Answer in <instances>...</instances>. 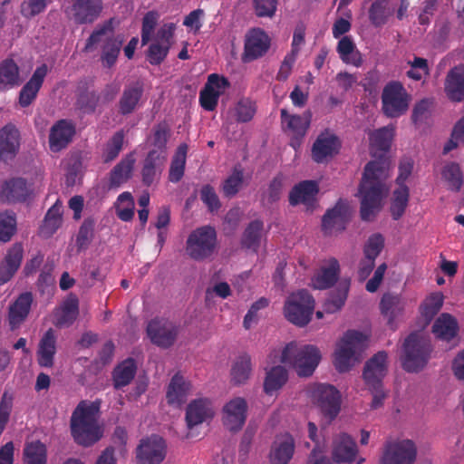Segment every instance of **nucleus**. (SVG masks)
I'll return each instance as SVG.
<instances>
[{
    "instance_id": "obj_1",
    "label": "nucleus",
    "mask_w": 464,
    "mask_h": 464,
    "mask_svg": "<svg viewBox=\"0 0 464 464\" xmlns=\"http://www.w3.org/2000/svg\"><path fill=\"white\" fill-rule=\"evenodd\" d=\"M392 127H383L370 133V147L373 156L382 158L390 148ZM391 164L387 159L369 162L364 169L358 196L361 198V217L363 220L372 219L381 209L382 200L388 192L385 180L390 176Z\"/></svg>"
},
{
    "instance_id": "obj_2",
    "label": "nucleus",
    "mask_w": 464,
    "mask_h": 464,
    "mask_svg": "<svg viewBox=\"0 0 464 464\" xmlns=\"http://www.w3.org/2000/svg\"><path fill=\"white\" fill-rule=\"evenodd\" d=\"M100 403L82 401L72 411L70 427L76 443L91 446L102 437V426L100 423Z\"/></svg>"
},
{
    "instance_id": "obj_3",
    "label": "nucleus",
    "mask_w": 464,
    "mask_h": 464,
    "mask_svg": "<svg viewBox=\"0 0 464 464\" xmlns=\"http://www.w3.org/2000/svg\"><path fill=\"white\" fill-rule=\"evenodd\" d=\"M368 336L361 332L349 330L335 344L334 365L339 372L350 371L361 361L362 353L367 347Z\"/></svg>"
},
{
    "instance_id": "obj_4",
    "label": "nucleus",
    "mask_w": 464,
    "mask_h": 464,
    "mask_svg": "<svg viewBox=\"0 0 464 464\" xmlns=\"http://www.w3.org/2000/svg\"><path fill=\"white\" fill-rule=\"evenodd\" d=\"M322 359L318 347L292 342L285 345L280 355V362L291 366L301 377L311 376Z\"/></svg>"
},
{
    "instance_id": "obj_5",
    "label": "nucleus",
    "mask_w": 464,
    "mask_h": 464,
    "mask_svg": "<svg viewBox=\"0 0 464 464\" xmlns=\"http://www.w3.org/2000/svg\"><path fill=\"white\" fill-rule=\"evenodd\" d=\"M112 19L99 26L89 37L85 49L91 50L96 44L104 42L102 61L104 66L111 67L117 61L120 50L124 42L121 34H114Z\"/></svg>"
},
{
    "instance_id": "obj_6",
    "label": "nucleus",
    "mask_w": 464,
    "mask_h": 464,
    "mask_svg": "<svg viewBox=\"0 0 464 464\" xmlns=\"http://www.w3.org/2000/svg\"><path fill=\"white\" fill-rule=\"evenodd\" d=\"M431 353L430 338L423 333H413L404 342L402 366L407 372H418L428 362Z\"/></svg>"
},
{
    "instance_id": "obj_7",
    "label": "nucleus",
    "mask_w": 464,
    "mask_h": 464,
    "mask_svg": "<svg viewBox=\"0 0 464 464\" xmlns=\"http://www.w3.org/2000/svg\"><path fill=\"white\" fill-rule=\"evenodd\" d=\"M314 300L305 290H299L287 296L284 304V315L291 324L304 327L312 318Z\"/></svg>"
},
{
    "instance_id": "obj_8",
    "label": "nucleus",
    "mask_w": 464,
    "mask_h": 464,
    "mask_svg": "<svg viewBox=\"0 0 464 464\" xmlns=\"http://www.w3.org/2000/svg\"><path fill=\"white\" fill-rule=\"evenodd\" d=\"M217 246V234L213 227L205 226L193 230L187 238L186 253L194 260L209 257Z\"/></svg>"
},
{
    "instance_id": "obj_9",
    "label": "nucleus",
    "mask_w": 464,
    "mask_h": 464,
    "mask_svg": "<svg viewBox=\"0 0 464 464\" xmlns=\"http://www.w3.org/2000/svg\"><path fill=\"white\" fill-rule=\"evenodd\" d=\"M308 393L325 417L333 420L337 416L341 407V394L334 386L315 383L309 387Z\"/></svg>"
},
{
    "instance_id": "obj_10",
    "label": "nucleus",
    "mask_w": 464,
    "mask_h": 464,
    "mask_svg": "<svg viewBox=\"0 0 464 464\" xmlns=\"http://www.w3.org/2000/svg\"><path fill=\"white\" fill-rule=\"evenodd\" d=\"M411 96L398 82L388 83L382 94V111L391 118H397L404 114L409 108Z\"/></svg>"
},
{
    "instance_id": "obj_11",
    "label": "nucleus",
    "mask_w": 464,
    "mask_h": 464,
    "mask_svg": "<svg viewBox=\"0 0 464 464\" xmlns=\"http://www.w3.org/2000/svg\"><path fill=\"white\" fill-rule=\"evenodd\" d=\"M417 449L410 440H395L386 444L381 464H413Z\"/></svg>"
},
{
    "instance_id": "obj_12",
    "label": "nucleus",
    "mask_w": 464,
    "mask_h": 464,
    "mask_svg": "<svg viewBox=\"0 0 464 464\" xmlns=\"http://www.w3.org/2000/svg\"><path fill=\"white\" fill-rule=\"evenodd\" d=\"M102 10V0H72L66 8V14L76 24H92L101 16Z\"/></svg>"
},
{
    "instance_id": "obj_13",
    "label": "nucleus",
    "mask_w": 464,
    "mask_h": 464,
    "mask_svg": "<svg viewBox=\"0 0 464 464\" xmlns=\"http://www.w3.org/2000/svg\"><path fill=\"white\" fill-rule=\"evenodd\" d=\"M174 24H163L153 37L148 49V60L151 64L157 65L166 58L173 44Z\"/></svg>"
},
{
    "instance_id": "obj_14",
    "label": "nucleus",
    "mask_w": 464,
    "mask_h": 464,
    "mask_svg": "<svg viewBox=\"0 0 464 464\" xmlns=\"http://www.w3.org/2000/svg\"><path fill=\"white\" fill-rule=\"evenodd\" d=\"M216 407L213 401L208 398H198L191 401L187 408L185 420L188 430H192L204 422L213 419Z\"/></svg>"
},
{
    "instance_id": "obj_15",
    "label": "nucleus",
    "mask_w": 464,
    "mask_h": 464,
    "mask_svg": "<svg viewBox=\"0 0 464 464\" xmlns=\"http://www.w3.org/2000/svg\"><path fill=\"white\" fill-rule=\"evenodd\" d=\"M229 87L228 81L217 73L209 74L199 94L201 106L207 111H214L219 97Z\"/></svg>"
},
{
    "instance_id": "obj_16",
    "label": "nucleus",
    "mask_w": 464,
    "mask_h": 464,
    "mask_svg": "<svg viewBox=\"0 0 464 464\" xmlns=\"http://www.w3.org/2000/svg\"><path fill=\"white\" fill-rule=\"evenodd\" d=\"M247 402L242 397H235L225 403L222 409V421L229 430H240L246 422Z\"/></svg>"
},
{
    "instance_id": "obj_17",
    "label": "nucleus",
    "mask_w": 464,
    "mask_h": 464,
    "mask_svg": "<svg viewBox=\"0 0 464 464\" xmlns=\"http://www.w3.org/2000/svg\"><path fill=\"white\" fill-rule=\"evenodd\" d=\"M352 215V208L347 200L340 199L335 206L329 209L322 220V227L325 233L334 234L344 229Z\"/></svg>"
},
{
    "instance_id": "obj_18",
    "label": "nucleus",
    "mask_w": 464,
    "mask_h": 464,
    "mask_svg": "<svg viewBox=\"0 0 464 464\" xmlns=\"http://www.w3.org/2000/svg\"><path fill=\"white\" fill-rule=\"evenodd\" d=\"M150 341L160 347L172 345L178 335V327L165 319L151 320L147 327Z\"/></svg>"
},
{
    "instance_id": "obj_19",
    "label": "nucleus",
    "mask_w": 464,
    "mask_h": 464,
    "mask_svg": "<svg viewBox=\"0 0 464 464\" xmlns=\"http://www.w3.org/2000/svg\"><path fill=\"white\" fill-rule=\"evenodd\" d=\"M166 455V444L162 438L152 436L143 440L137 449L140 464H160Z\"/></svg>"
},
{
    "instance_id": "obj_20",
    "label": "nucleus",
    "mask_w": 464,
    "mask_h": 464,
    "mask_svg": "<svg viewBox=\"0 0 464 464\" xmlns=\"http://www.w3.org/2000/svg\"><path fill=\"white\" fill-rule=\"evenodd\" d=\"M270 47L269 36L261 29L250 30L245 37L243 61L250 62L262 57Z\"/></svg>"
},
{
    "instance_id": "obj_21",
    "label": "nucleus",
    "mask_w": 464,
    "mask_h": 464,
    "mask_svg": "<svg viewBox=\"0 0 464 464\" xmlns=\"http://www.w3.org/2000/svg\"><path fill=\"white\" fill-rule=\"evenodd\" d=\"M318 191L317 182L312 180L302 181L291 190L289 202L293 206L302 204L307 210H313L316 207Z\"/></svg>"
},
{
    "instance_id": "obj_22",
    "label": "nucleus",
    "mask_w": 464,
    "mask_h": 464,
    "mask_svg": "<svg viewBox=\"0 0 464 464\" xmlns=\"http://www.w3.org/2000/svg\"><path fill=\"white\" fill-rule=\"evenodd\" d=\"M339 274L340 265L338 260L334 257L325 259L312 277V286L315 289H327L337 281Z\"/></svg>"
},
{
    "instance_id": "obj_23",
    "label": "nucleus",
    "mask_w": 464,
    "mask_h": 464,
    "mask_svg": "<svg viewBox=\"0 0 464 464\" xmlns=\"http://www.w3.org/2000/svg\"><path fill=\"white\" fill-rule=\"evenodd\" d=\"M388 355L385 352L374 354L365 364L363 379L367 386H376L382 383L387 372Z\"/></svg>"
},
{
    "instance_id": "obj_24",
    "label": "nucleus",
    "mask_w": 464,
    "mask_h": 464,
    "mask_svg": "<svg viewBox=\"0 0 464 464\" xmlns=\"http://www.w3.org/2000/svg\"><path fill=\"white\" fill-rule=\"evenodd\" d=\"M192 392L191 383L182 375L175 374L168 386L167 401L174 407H180Z\"/></svg>"
},
{
    "instance_id": "obj_25",
    "label": "nucleus",
    "mask_w": 464,
    "mask_h": 464,
    "mask_svg": "<svg viewBox=\"0 0 464 464\" xmlns=\"http://www.w3.org/2000/svg\"><path fill=\"white\" fill-rule=\"evenodd\" d=\"M74 133L75 128L70 121L65 120L59 121L50 130V150L53 152H58L64 149L72 140Z\"/></svg>"
},
{
    "instance_id": "obj_26",
    "label": "nucleus",
    "mask_w": 464,
    "mask_h": 464,
    "mask_svg": "<svg viewBox=\"0 0 464 464\" xmlns=\"http://www.w3.org/2000/svg\"><path fill=\"white\" fill-rule=\"evenodd\" d=\"M32 303V295L30 293H24L10 304L8 310V323L12 330L19 328L25 321L31 310Z\"/></svg>"
},
{
    "instance_id": "obj_27",
    "label": "nucleus",
    "mask_w": 464,
    "mask_h": 464,
    "mask_svg": "<svg viewBox=\"0 0 464 464\" xmlns=\"http://www.w3.org/2000/svg\"><path fill=\"white\" fill-rule=\"evenodd\" d=\"M48 72L46 64H42L37 67L32 75L31 79L22 88L19 94V104L22 107H26L32 103L36 98V95L44 82V80Z\"/></svg>"
},
{
    "instance_id": "obj_28",
    "label": "nucleus",
    "mask_w": 464,
    "mask_h": 464,
    "mask_svg": "<svg viewBox=\"0 0 464 464\" xmlns=\"http://www.w3.org/2000/svg\"><path fill=\"white\" fill-rule=\"evenodd\" d=\"M339 148L337 137L330 131H324L318 136L313 146V158L316 162H322L337 153Z\"/></svg>"
},
{
    "instance_id": "obj_29",
    "label": "nucleus",
    "mask_w": 464,
    "mask_h": 464,
    "mask_svg": "<svg viewBox=\"0 0 464 464\" xmlns=\"http://www.w3.org/2000/svg\"><path fill=\"white\" fill-rule=\"evenodd\" d=\"M29 195L27 184L24 179L14 178L5 180L0 188V199L7 203L21 202Z\"/></svg>"
},
{
    "instance_id": "obj_30",
    "label": "nucleus",
    "mask_w": 464,
    "mask_h": 464,
    "mask_svg": "<svg viewBox=\"0 0 464 464\" xmlns=\"http://www.w3.org/2000/svg\"><path fill=\"white\" fill-rule=\"evenodd\" d=\"M23 246L20 244L12 246L4 260L0 263V285L7 283L19 268L23 259Z\"/></svg>"
},
{
    "instance_id": "obj_31",
    "label": "nucleus",
    "mask_w": 464,
    "mask_h": 464,
    "mask_svg": "<svg viewBox=\"0 0 464 464\" xmlns=\"http://www.w3.org/2000/svg\"><path fill=\"white\" fill-rule=\"evenodd\" d=\"M294 449V440L289 434L276 437L270 451L271 463L287 464L293 457Z\"/></svg>"
},
{
    "instance_id": "obj_32",
    "label": "nucleus",
    "mask_w": 464,
    "mask_h": 464,
    "mask_svg": "<svg viewBox=\"0 0 464 464\" xmlns=\"http://www.w3.org/2000/svg\"><path fill=\"white\" fill-rule=\"evenodd\" d=\"M19 148V132L11 125H5L0 130V159L8 160L17 152Z\"/></svg>"
},
{
    "instance_id": "obj_33",
    "label": "nucleus",
    "mask_w": 464,
    "mask_h": 464,
    "mask_svg": "<svg viewBox=\"0 0 464 464\" xmlns=\"http://www.w3.org/2000/svg\"><path fill=\"white\" fill-rule=\"evenodd\" d=\"M332 454L334 461L350 463L355 459L356 445L350 436L340 434L334 440Z\"/></svg>"
},
{
    "instance_id": "obj_34",
    "label": "nucleus",
    "mask_w": 464,
    "mask_h": 464,
    "mask_svg": "<svg viewBox=\"0 0 464 464\" xmlns=\"http://www.w3.org/2000/svg\"><path fill=\"white\" fill-rule=\"evenodd\" d=\"M287 381L288 372L283 365L267 366L264 380V392L267 395H274L285 385Z\"/></svg>"
},
{
    "instance_id": "obj_35",
    "label": "nucleus",
    "mask_w": 464,
    "mask_h": 464,
    "mask_svg": "<svg viewBox=\"0 0 464 464\" xmlns=\"http://www.w3.org/2000/svg\"><path fill=\"white\" fill-rule=\"evenodd\" d=\"M447 96L454 102L464 100V65L454 67L445 81Z\"/></svg>"
},
{
    "instance_id": "obj_36",
    "label": "nucleus",
    "mask_w": 464,
    "mask_h": 464,
    "mask_svg": "<svg viewBox=\"0 0 464 464\" xmlns=\"http://www.w3.org/2000/svg\"><path fill=\"white\" fill-rule=\"evenodd\" d=\"M78 315V299L68 296L53 312V324L59 327L72 324Z\"/></svg>"
},
{
    "instance_id": "obj_37",
    "label": "nucleus",
    "mask_w": 464,
    "mask_h": 464,
    "mask_svg": "<svg viewBox=\"0 0 464 464\" xmlns=\"http://www.w3.org/2000/svg\"><path fill=\"white\" fill-rule=\"evenodd\" d=\"M56 353V336L53 329H49L41 338L38 350L37 361L42 367H51L53 363V357Z\"/></svg>"
},
{
    "instance_id": "obj_38",
    "label": "nucleus",
    "mask_w": 464,
    "mask_h": 464,
    "mask_svg": "<svg viewBox=\"0 0 464 464\" xmlns=\"http://www.w3.org/2000/svg\"><path fill=\"white\" fill-rule=\"evenodd\" d=\"M406 302L403 297L390 293L383 295L380 304L382 314L391 325L402 314Z\"/></svg>"
},
{
    "instance_id": "obj_39",
    "label": "nucleus",
    "mask_w": 464,
    "mask_h": 464,
    "mask_svg": "<svg viewBox=\"0 0 464 464\" xmlns=\"http://www.w3.org/2000/svg\"><path fill=\"white\" fill-rule=\"evenodd\" d=\"M18 65L11 59L0 63V92L14 88L22 82Z\"/></svg>"
},
{
    "instance_id": "obj_40",
    "label": "nucleus",
    "mask_w": 464,
    "mask_h": 464,
    "mask_svg": "<svg viewBox=\"0 0 464 464\" xmlns=\"http://www.w3.org/2000/svg\"><path fill=\"white\" fill-rule=\"evenodd\" d=\"M281 116L283 126L287 128L291 135L296 138L305 135L311 121V114L309 112H305L303 115H290L283 109Z\"/></svg>"
},
{
    "instance_id": "obj_41",
    "label": "nucleus",
    "mask_w": 464,
    "mask_h": 464,
    "mask_svg": "<svg viewBox=\"0 0 464 464\" xmlns=\"http://www.w3.org/2000/svg\"><path fill=\"white\" fill-rule=\"evenodd\" d=\"M165 161L166 156L162 153L155 150L150 151L142 169V179L145 184L150 185L154 181L161 172Z\"/></svg>"
},
{
    "instance_id": "obj_42",
    "label": "nucleus",
    "mask_w": 464,
    "mask_h": 464,
    "mask_svg": "<svg viewBox=\"0 0 464 464\" xmlns=\"http://www.w3.org/2000/svg\"><path fill=\"white\" fill-rule=\"evenodd\" d=\"M137 365L133 359H126L119 363L113 370L112 382L116 389L127 386L133 380Z\"/></svg>"
},
{
    "instance_id": "obj_43",
    "label": "nucleus",
    "mask_w": 464,
    "mask_h": 464,
    "mask_svg": "<svg viewBox=\"0 0 464 464\" xmlns=\"http://www.w3.org/2000/svg\"><path fill=\"white\" fill-rule=\"evenodd\" d=\"M135 159L132 154L127 155L118 163L111 172L110 187H119L126 182L131 176Z\"/></svg>"
},
{
    "instance_id": "obj_44",
    "label": "nucleus",
    "mask_w": 464,
    "mask_h": 464,
    "mask_svg": "<svg viewBox=\"0 0 464 464\" xmlns=\"http://www.w3.org/2000/svg\"><path fill=\"white\" fill-rule=\"evenodd\" d=\"M62 205L55 203L46 213L40 234L44 237H49L56 232L62 225Z\"/></svg>"
},
{
    "instance_id": "obj_45",
    "label": "nucleus",
    "mask_w": 464,
    "mask_h": 464,
    "mask_svg": "<svg viewBox=\"0 0 464 464\" xmlns=\"http://www.w3.org/2000/svg\"><path fill=\"white\" fill-rule=\"evenodd\" d=\"M350 288V280H342L335 293L332 294L331 296L326 300L324 304V311L329 314H334L342 309L347 299V295Z\"/></svg>"
},
{
    "instance_id": "obj_46",
    "label": "nucleus",
    "mask_w": 464,
    "mask_h": 464,
    "mask_svg": "<svg viewBox=\"0 0 464 464\" xmlns=\"http://www.w3.org/2000/svg\"><path fill=\"white\" fill-rule=\"evenodd\" d=\"M458 331V324L454 317L449 314H442L433 325V333L438 338L450 340Z\"/></svg>"
},
{
    "instance_id": "obj_47",
    "label": "nucleus",
    "mask_w": 464,
    "mask_h": 464,
    "mask_svg": "<svg viewBox=\"0 0 464 464\" xmlns=\"http://www.w3.org/2000/svg\"><path fill=\"white\" fill-rule=\"evenodd\" d=\"M410 190L407 186H398L392 192L391 199V213L393 219L402 217L409 203Z\"/></svg>"
},
{
    "instance_id": "obj_48",
    "label": "nucleus",
    "mask_w": 464,
    "mask_h": 464,
    "mask_svg": "<svg viewBox=\"0 0 464 464\" xmlns=\"http://www.w3.org/2000/svg\"><path fill=\"white\" fill-rule=\"evenodd\" d=\"M24 464H46L47 450L39 440L28 442L24 449Z\"/></svg>"
},
{
    "instance_id": "obj_49",
    "label": "nucleus",
    "mask_w": 464,
    "mask_h": 464,
    "mask_svg": "<svg viewBox=\"0 0 464 464\" xmlns=\"http://www.w3.org/2000/svg\"><path fill=\"white\" fill-rule=\"evenodd\" d=\"M252 371L251 359L248 355L243 354L237 358L231 368V381L235 384H243L250 377Z\"/></svg>"
},
{
    "instance_id": "obj_50",
    "label": "nucleus",
    "mask_w": 464,
    "mask_h": 464,
    "mask_svg": "<svg viewBox=\"0 0 464 464\" xmlns=\"http://www.w3.org/2000/svg\"><path fill=\"white\" fill-rule=\"evenodd\" d=\"M337 52L343 63H350L354 66H359L361 64L362 59L360 53L350 37L343 36L339 41Z\"/></svg>"
},
{
    "instance_id": "obj_51",
    "label": "nucleus",
    "mask_w": 464,
    "mask_h": 464,
    "mask_svg": "<svg viewBox=\"0 0 464 464\" xmlns=\"http://www.w3.org/2000/svg\"><path fill=\"white\" fill-rule=\"evenodd\" d=\"M392 13V10L387 0H378L372 3L369 10V18L373 25L381 26L387 22Z\"/></svg>"
},
{
    "instance_id": "obj_52",
    "label": "nucleus",
    "mask_w": 464,
    "mask_h": 464,
    "mask_svg": "<svg viewBox=\"0 0 464 464\" xmlns=\"http://www.w3.org/2000/svg\"><path fill=\"white\" fill-rule=\"evenodd\" d=\"M187 145L182 144L178 148V150L172 160L170 170H169V179L172 182L179 181L184 173L185 162H186V155H187Z\"/></svg>"
},
{
    "instance_id": "obj_53",
    "label": "nucleus",
    "mask_w": 464,
    "mask_h": 464,
    "mask_svg": "<svg viewBox=\"0 0 464 464\" xmlns=\"http://www.w3.org/2000/svg\"><path fill=\"white\" fill-rule=\"evenodd\" d=\"M441 175L450 189L459 190L460 188L463 181V176L458 164H446L441 171Z\"/></svg>"
},
{
    "instance_id": "obj_54",
    "label": "nucleus",
    "mask_w": 464,
    "mask_h": 464,
    "mask_svg": "<svg viewBox=\"0 0 464 464\" xmlns=\"http://www.w3.org/2000/svg\"><path fill=\"white\" fill-rule=\"evenodd\" d=\"M142 93V88L135 85L127 88L121 100V111L122 113L131 112L137 106Z\"/></svg>"
},
{
    "instance_id": "obj_55",
    "label": "nucleus",
    "mask_w": 464,
    "mask_h": 464,
    "mask_svg": "<svg viewBox=\"0 0 464 464\" xmlns=\"http://www.w3.org/2000/svg\"><path fill=\"white\" fill-rule=\"evenodd\" d=\"M263 231V223L259 220H255L246 227L242 243L248 248H256L259 246Z\"/></svg>"
},
{
    "instance_id": "obj_56",
    "label": "nucleus",
    "mask_w": 464,
    "mask_h": 464,
    "mask_svg": "<svg viewBox=\"0 0 464 464\" xmlns=\"http://www.w3.org/2000/svg\"><path fill=\"white\" fill-rule=\"evenodd\" d=\"M116 212L122 221H130L134 215V201L129 192L121 193L116 202Z\"/></svg>"
},
{
    "instance_id": "obj_57",
    "label": "nucleus",
    "mask_w": 464,
    "mask_h": 464,
    "mask_svg": "<svg viewBox=\"0 0 464 464\" xmlns=\"http://www.w3.org/2000/svg\"><path fill=\"white\" fill-rule=\"evenodd\" d=\"M443 304V295L440 292L429 295L421 305V314L427 322L440 311Z\"/></svg>"
},
{
    "instance_id": "obj_58",
    "label": "nucleus",
    "mask_w": 464,
    "mask_h": 464,
    "mask_svg": "<svg viewBox=\"0 0 464 464\" xmlns=\"http://www.w3.org/2000/svg\"><path fill=\"white\" fill-rule=\"evenodd\" d=\"M256 111L255 102L248 98L239 100L234 109L237 120L241 122L249 121L254 117Z\"/></svg>"
},
{
    "instance_id": "obj_59",
    "label": "nucleus",
    "mask_w": 464,
    "mask_h": 464,
    "mask_svg": "<svg viewBox=\"0 0 464 464\" xmlns=\"http://www.w3.org/2000/svg\"><path fill=\"white\" fill-rule=\"evenodd\" d=\"M384 246V238L381 234L372 235L364 246V257L368 260H375Z\"/></svg>"
},
{
    "instance_id": "obj_60",
    "label": "nucleus",
    "mask_w": 464,
    "mask_h": 464,
    "mask_svg": "<svg viewBox=\"0 0 464 464\" xmlns=\"http://www.w3.org/2000/svg\"><path fill=\"white\" fill-rule=\"evenodd\" d=\"M16 220L12 213L0 214V241L7 242L14 234Z\"/></svg>"
},
{
    "instance_id": "obj_61",
    "label": "nucleus",
    "mask_w": 464,
    "mask_h": 464,
    "mask_svg": "<svg viewBox=\"0 0 464 464\" xmlns=\"http://www.w3.org/2000/svg\"><path fill=\"white\" fill-rule=\"evenodd\" d=\"M123 140L124 136L122 132H117L112 136L103 152V160L105 162H110L116 159L122 149Z\"/></svg>"
},
{
    "instance_id": "obj_62",
    "label": "nucleus",
    "mask_w": 464,
    "mask_h": 464,
    "mask_svg": "<svg viewBox=\"0 0 464 464\" xmlns=\"http://www.w3.org/2000/svg\"><path fill=\"white\" fill-rule=\"evenodd\" d=\"M411 66L407 72L408 77L415 81H420L429 74V67L426 59L414 57L412 61H408Z\"/></svg>"
},
{
    "instance_id": "obj_63",
    "label": "nucleus",
    "mask_w": 464,
    "mask_h": 464,
    "mask_svg": "<svg viewBox=\"0 0 464 464\" xmlns=\"http://www.w3.org/2000/svg\"><path fill=\"white\" fill-rule=\"evenodd\" d=\"M159 20V14L155 12H149L145 14L142 21L141 43L148 44L152 38L155 27Z\"/></svg>"
},
{
    "instance_id": "obj_64",
    "label": "nucleus",
    "mask_w": 464,
    "mask_h": 464,
    "mask_svg": "<svg viewBox=\"0 0 464 464\" xmlns=\"http://www.w3.org/2000/svg\"><path fill=\"white\" fill-rule=\"evenodd\" d=\"M462 142H464V116L455 124L451 138L444 147V153H448Z\"/></svg>"
}]
</instances>
